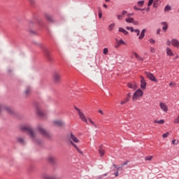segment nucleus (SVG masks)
<instances>
[{
  "label": "nucleus",
  "instance_id": "nucleus-1",
  "mask_svg": "<svg viewBox=\"0 0 179 179\" xmlns=\"http://www.w3.org/2000/svg\"><path fill=\"white\" fill-rule=\"evenodd\" d=\"M22 131L27 132V135L29 136L30 139H31L32 142L36 143V145H40L41 143V140L38 138L39 134L45 138H50V133L44 129V127L42 125H38L36 127V132L33 131V129L30 127L23 126L21 127Z\"/></svg>",
  "mask_w": 179,
  "mask_h": 179
},
{
  "label": "nucleus",
  "instance_id": "nucleus-2",
  "mask_svg": "<svg viewBox=\"0 0 179 179\" xmlns=\"http://www.w3.org/2000/svg\"><path fill=\"white\" fill-rule=\"evenodd\" d=\"M74 108L78 112L79 118L81 120V121H83V122H85V124H87V125H89V124H90V125H93V127H94V128H98L97 124H96V123H94V122H93V120H92V119L88 118V120H87V118H86L85 113H83V112H82V110H80V108H77L76 106H75Z\"/></svg>",
  "mask_w": 179,
  "mask_h": 179
},
{
  "label": "nucleus",
  "instance_id": "nucleus-3",
  "mask_svg": "<svg viewBox=\"0 0 179 179\" xmlns=\"http://www.w3.org/2000/svg\"><path fill=\"white\" fill-rule=\"evenodd\" d=\"M69 141H70L71 145H72V146H73V148H75V149L77 150V152H78V153H80V155H83V152H82V150H80L79 149L78 145H76V144H75V143H79V140H78V137L75 136V135H73V134L71 133Z\"/></svg>",
  "mask_w": 179,
  "mask_h": 179
},
{
  "label": "nucleus",
  "instance_id": "nucleus-4",
  "mask_svg": "<svg viewBox=\"0 0 179 179\" xmlns=\"http://www.w3.org/2000/svg\"><path fill=\"white\" fill-rule=\"evenodd\" d=\"M142 96H143V91H142L141 89H138L134 93L132 100L135 101L138 100V99H140V97H142Z\"/></svg>",
  "mask_w": 179,
  "mask_h": 179
},
{
  "label": "nucleus",
  "instance_id": "nucleus-5",
  "mask_svg": "<svg viewBox=\"0 0 179 179\" xmlns=\"http://www.w3.org/2000/svg\"><path fill=\"white\" fill-rule=\"evenodd\" d=\"M145 74L150 80H151L152 82H155V83H157V80L156 79V77H155V75H153V73L145 71Z\"/></svg>",
  "mask_w": 179,
  "mask_h": 179
},
{
  "label": "nucleus",
  "instance_id": "nucleus-6",
  "mask_svg": "<svg viewBox=\"0 0 179 179\" xmlns=\"http://www.w3.org/2000/svg\"><path fill=\"white\" fill-rule=\"evenodd\" d=\"M141 79V87L143 89V90H145L146 89V80H145V77L141 76H140Z\"/></svg>",
  "mask_w": 179,
  "mask_h": 179
},
{
  "label": "nucleus",
  "instance_id": "nucleus-7",
  "mask_svg": "<svg viewBox=\"0 0 179 179\" xmlns=\"http://www.w3.org/2000/svg\"><path fill=\"white\" fill-rule=\"evenodd\" d=\"M36 113L38 115V117H41V118H43V117H45L46 113H44L40 108H38L36 109Z\"/></svg>",
  "mask_w": 179,
  "mask_h": 179
},
{
  "label": "nucleus",
  "instance_id": "nucleus-8",
  "mask_svg": "<svg viewBox=\"0 0 179 179\" xmlns=\"http://www.w3.org/2000/svg\"><path fill=\"white\" fill-rule=\"evenodd\" d=\"M127 86L129 89H132L133 90L138 89V85H136V83H127Z\"/></svg>",
  "mask_w": 179,
  "mask_h": 179
},
{
  "label": "nucleus",
  "instance_id": "nucleus-9",
  "mask_svg": "<svg viewBox=\"0 0 179 179\" xmlns=\"http://www.w3.org/2000/svg\"><path fill=\"white\" fill-rule=\"evenodd\" d=\"M17 143H20V145H26V141L23 137H17L16 138Z\"/></svg>",
  "mask_w": 179,
  "mask_h": 179
},
{
  "label": "nucleus",
  "instance_id": "nucleus-10",
  "mask_svg": "<svg viewBox=\"0 0 179 179\" xmlns=\"http://www.w3.org/2000/svg\"><path fill=\"white\" fill-rule=\"evenodd\" d=\"M159 107L164 111V113H167V111H169V108L167 107V105L163 102H161L159 103Z\"/></svg>",
  "mask_w": 179,
  "mask_h": 179
},
{
  "label": "nucleus",
  "instance_id": "nucleus-11",
  "mask_svg": "<svg viewBox=\"0 0 179 179\" xmlns=\"http://www.w3.org/2000/svg\"><path fill=\"white\" fill-rule=\"evenodd\" d=\"M171 45L175 47L176 48H179V41L177 39H172L171 40Z\"/></svg>",
  "mask_w": 179,
  "mask_h": 179
},
{
  "label": "nucleus",
  "instance_id": "nucleus-12",
  "mask_svg": "<svg viewBox=\"0 0 179 179\" xmlns=\"http://www.w3.org/2000/svg\"><path fill=\"white\" fill-rule=\"evenodd\" d=\"M52 124L56 127H62V125H64V122H62V120H54L52 122Z\"/></svg>",
  "mask_w": 179,
  "mask_h": 179
},
{
  "label": "nucleus",
  "instance_id": "nucleus-13",
  "mask_svg": "<svg viewBox=\"0 0 179 179\" xmlns=\"http://www.w3.org/2000/svg\"><path fill=\"white\" fill-rule=\"evenodd\" d=\"M3 108L7 111V113H12V108L10 107H3L0 104V113L2 112Z\"/></svg>",
  "mask_w": 179,
  "mask_h": 179
},
{
  "label": "nucleus",
  "instance_id": "nucleus-14",
  "mask_svg": "<svg viewBox=\"0 0 179 179\" xmlns=\"http://www.w3.org/2000/svg\"><path fill=\"white\" fill-rule=\"evenodd\" d=\"M44 55L49 61H51V55H50V51L48 50L45 49L44 50Z\"/></svg>",
  "mask_w": 179,
  "mask_h": 179
},
{
  "label": "nucleus",
  "instance_id": "nucleus-15",
  "mask_svg": "<svg viewBox=\"0 0 179 179\" xmlns=\"http://www.w3.org/2000/svg\"><path fill=\"white\" fill-rule=\"evenodd\" d=\"M53 79L55 82H59V79H61V76H59V74L55 73L53 75Z\"/></svg>",
  "mask_w": 179,
  "mask_h": 179
},
{
  "label": "nucleus",
  "instance_id": "nucleus-16",
  "mask_svg": "<svg viewBox=\"0 0 179 179\" xmlns=\"http://www.w3.org/2000/svg\"><path fill=\"white\" fill-rule=\"evenodd\" d=\"M166 55H168V57H173L174 55L173 50H171L170 48H166Z\"/></svg>",
  "mask_w": 179,
  "mask_h": 179
},
{
  "label": "nucleus",
  "instance_id": "nucleus-17",
  "mask_svg": "<svg viewBox=\"0 0 179 179\" xmlns=\"http://www.w3.org/2000/svg\"><path fill=\"white\" fill-rule=\"evenodd\" d=\"M162 24L164 26L162 27V30L164 31V33H166V31H167V29H169V24H167V22H162Z\"/></svg>",
  "mask_w": 179,
  "mask_h": 179
},
{
  "label": "nucleus",
  "instance_id": "nucleus-18",
  "mask_svg": "<svg viewBox=\"0 0 179 179\" xmlns=\"http://www.w3.org/2000/svg\"><path fill=\"white\" fill-rule=\"evenodd\" d=\"M134 57L138 59V61H141V62H143V58H142L136 52H133Z\"/></svg>",
  "mask_w": 179,
  "mask_h": 179
},
{
  "label": "nucleus",
  "instance_id": "nucleus-19",
  "mask_svg": "<svg viewBox=\"0 0 179 179\" xmlns=\"http://www.w3.org/2000/svg\"><path fill=\"white\" fill-rule=\"evenodd\" d=\"M119 31H120V33L124 34V36H128V34H129L128 31H127V30H125V29H124V28H122V27H120V28H119Z\"/></svg>",
  "mask_w": 179,
  "mask_h": 179
},
{
  "label": "nucleus",
  "instance_id": "nucleus-20",
  "mask_svg": "<svg viewBox=\"0 0 179 179\" xmlns=\"http://www.w3.org/2000/svg\"><path fill=\"white\" fill-rule=\"evenodd\" d=\"M99 153L101 157H103L106 153V151L103 148H101V147H100V148L99 149Z\"/></svg>",
  "mask_w": 179,
  "mask_h": 179
},
{
  "label": "nucleus",
  "instance_id": "nucleus-21",
  "mask_svg": "<svg viewBox=\"0 0 179 179\" xmlns=\"http://www.w3.org/2000/svg\"><path fill=\"white\" fill-rule=\"evenodd\" d=\"M145 33H146V29H144L142 30L141 34L138 37L139 40H142L145 37Z\"/></svg>",
  "mask_w": 179,
  "mask_h": 179
},
{
  "label": "nucleus",
  "instance_id": "nucleus-22",
  "mask_svg": "<svg viewBox=\"0 0 179 179\" xmlns=\"http://www.w3.org/2000/svg\"><path fill=\"white\" fill-rule=\"evenodd\" d=\"M48 160L50 163H55V157H52V156H49L48 157Z\"/></svg>",
  "mask_w": 179,
  "mask_h": 179
},
{
  "label": "nucleus",
  "instance_id": "nucleus-23",
  "mask_svg": "<svg viewBox=\"0 0 179 179\" xmlns=\"http://www.w3.org/2000/svg\"><path fill=\"white\" fill-rule=\"evenodd\" d=\"M45 18L47 19V20H48V22H54V20L52 19V17L49 15V14H45Z\"/></svg>",
  "mask_w": 179,
  "mask_h": 179
},
{
  "label": "nucleus",
  "instance_id": "nucleus-24",
  "mask_svg": "<svg viewBox=\"0 0 179 179\" xmlns=\"http://www.w3.org/2000/svg\"><path fill=\"white\" fill-rule=\"evenodd\" d=\"M31 93V87H27L24 92V94L26 96H29Z\"/></svg>",
  "mask_w": 179,
  "mask_h": 179
},
{
  "label": "nucleus",
  "instance_id": "nucleus-25",
  "mask_svg": "<svg viewBox=\"0 0 179 179\" xmlns=\"http://www.w3.org/2000/svg\"><path fill=\"white\" fill-rule=\"evenodd\" d=\"M125 22H127V23H134V22H135V20L132 17H129V18H127L125 20Z\"/></svg>",
  "mask_w": 179,
  "mask_h": 179
},
{
  "label": "nucleus",
  "instance_id": "nucleus-26",
  "mask_svg": "<svg viewBox=\"0 0 179 179\" xmlns=\"http://www.w3.org/2000/svg\"><path fill=\"white\" fill-rule=\"evenodd\" d=\"M154 124H164V120H155Z\"/></svg>",
  "mask_w": 179,
  "mask_h": 179
},
{
  "label": "nucleus",
  "instance_id": "nucleus-27",
  "mask_svg": "<svg viewBox=\"0 0 179 179\" xmlns=\"http://www.w3.org/2000/svg\"><path fill=\"white\" fill-rule=\"evenodd\" d=\"M171 9V6L166 5L164 8V12H169V10Z\"/></svg>",
  "mask_w": 179,
  "mask_h": 179
},
{
  "label": "nucleus",
  "instance_id": "nucleus-28",
  "mask_svg": "<svg viewBox=\"0 0 179 179\" xmlns=\"http://www.w3.org/2000/svg\"><path fill=\"white\" fill-rule=\"evenodd\" d=\"M153 8H159V0H155L154 1Z\"/></svg>",
  "mask_w": 179,
  "mask_h": 179
},
{
  "label": "nucleus",
  "instance_id": "nucleus-29",
  "mask_svg": "<svg viewBox=\"0 0 179 179\" xmlns=\"http://www.w3.org/2000/svg\"><path fill=\"white\" fill-rule=\"evenodd\" d=\"M129 101L128 99L125 98L123 101L120 102L121 106H124V104H127Z\"/></svg>",
  "mask_w": 179,
  "mask_h": 179
},
{
  "label": "nucleus",
  "instance_id": "nucleus-30",
  "mask_svg": "<svg viewBox=\"0 0 179 179\" xmlns=\"http://www.w3.org/2000/svg\"><path fill=\"white\" fill-rule=\"evenodd\" d=\"M113 167H114L115 169H117L116 171H119L120 170H123V168H122V166H119V167H117V165H115V164H113Z\"/></svg>",
  "mask_w": 179,
  "mask_h": 179
},
{
  "label": "nucleus",
  "instance_id": "nucleus-31",
  "mask_svg": "<svg viewBox=\"0 0 179 179\" xmlns=\"http://www.w3.org/2000/svg\"><path fill=\"white\" fill-rule=\"evenodd\" d=\"M152 159H153V156H147L145 158V160L148 161V162H152Z\"/></svg>",
  "mask_w": 179,
  "mask_h": 179
},
{
  "label": "nucleus",
  "instance_id": "nucleus-32",
  "mask_svg": "<svg viewBox=\"0 0 179 179\" xmlns=\"http://www.w3.org/2000/svg\"><path fill=\"white\" fill-rule=\"evenodd\" d=\"M114 27H115V24H111L110 25H109L108 29H109L110 31L113 30Z\"/></svg>",
  "mask_w": 179,
  "mask_h": 179
},
{
  "label": "nucleus",
  "instance_id": "nucleus-33",
  "mask_svg": "<svg viewBox=\"0 0 179 179\" xmlns=\"http://www.w3.org/2000/svg\"><path fill=\"white\" fill-rule=\"evenodd\" d=\"M98 15H99V19H101V17H103V13H101V9L100 8H99Z\"/></svg>",
  "mask_w": 179,
  "mask_h": 179
},
{
  "label": "nucleus",
  "instance_id": "nucleus-34",
  "mask_svg": "<svg viewBox=\"0 0 179 179\" xmlns=\"http://www.w3.org/2000/svg\"><path fill=\"white\" fill-rule=\"evenodd\" d=\"M117 43L120 45H125V42L124 41V40L120 39L119 41H117Z\"/></svg>",
  "mask_w": 179,
  "mask_h": 179
},
{
  "label": "nucleus",
  "instance_id": "nucleus-35",
  "mask_svg": "<svg viewBox=\"0 0 179 179\" xmlns=\"http://www.w3.org/2000/svg\"><path fill=\"white\" fill-rule=\"evenodd\" d=\"M44 178H45V179H58V178H55V177H52V176H45L44 177Z\"/></svg>",
  "mask_w": 179,
  "mask_h": 179
},
{
  "label": "nucleus",
  "instance_id": "nucleus-36",
  "mask_svg": "<svg viewBox=\"0 0 179 179\" xmlns=\"http://www.w3.org/2000/svg\"><path fill=\"white\" fill-rule=\"evenodd\" d=\"M173 124H179V115H178L177 118L174 120Z\"/></svg>",
  "mask_w": 179,
  "mask_h": 179
},
{
  "label": "nucleus",
  "instance_id": "nucleus-37",
  "mask_svg": "<svg viewBox=\"0 0 179 179\" xmlns=\"http://www.w3.org/2000/svg\"><path fill=\"white\" fill-rule=\"evenodd\" d=\"M144 3H145L144 1H140L138 2V6H143Z\"/></svg>",
  "mask_w": 179,
  "mask_h": 179
},
{
  "label": "nucleus",
  "instance_id": "nucleus-38",
  "mask_svg": "<svg viewBox=\"0 0 179 179\" xmlns=\"http://www.w3.org/2000/svg\"><path fill=\"white\" fill-rule=\"evenodd\" d=\"M103 54L104 55H107V54H108V49L107 48L103 49Z\"/></svg>",
  "mask_w": 179,
  "mask_h": 179
},
{
  "label": "nucleus",
  "instance_id": "nucleus-39",
  "mask_svg": "<svg viewBox=\"0 0 179 179\" xmlns=\"http://www.w3.org/2000/svg\"><path fill=\"white\" fill-rule=\"evenodd\" d=\"M150 52H152V54H155V52H156V49L153 47L150 48Z\"/></svg>",
  "mask_w": 179,
  "mask_h": 179
},
{
  "label": "nucleus",
  "instance_id": "nucleus-40",
  "mask_svg": "<svg viewBox=\"0 0 179 179\" xmlns=\"http://www.w3.org/2000/svg\"><path fill=\"white\" fill-rule=\"evenodd\" d=\"M169 135H170V134L169 132H166L162 135V138H167V136H169Z\"/></svg>",
  "mask_w": 179,
  "mask_h": 179
},
{
  "label": "nucleus",
  "instance_id": "nucleus-41",
  "mask_svg": "<svg viewBox=\"0 0 179 179\" xmlns=\"http://www.w3.org/2000/svg\"><path fill=\"white\" fill-rule=\"evenodd\" d=\"M117 19L119 20H122V19H124V16L122 15H117Z\"/></svg>",
  "mask_w": 179,
  "mask_h": 179
},
{
  "label": "nucleus",
  "instance_id": "nucleus-42",
  "mask_svg": "<svg viewBox=\"0 0 179 179\" xmlns=\"http://www.w3.org/2000/svg\"><path fill=\"white\" fill-rule=\"evenodd\" d=\"M134 32L136 33V36H139V34H141V30L139 29H135Z\"/></svg>",
  "mask_w": 179,
  "mask_h": 179
},
{
  "label": "nucleus",
  "instance_id": "nucleus-43",
  "mask_svg": "<svg viewBox=\"0 0 179 179\" xmlns=\"http://www.w3.org/2000/svg\"><path fill=\"white\" fill-rule=\"evenodd\" d=\"M149 41L151 44H155L156 43V41H155L153 38H150Z\"/></svg>",
  "mask_w": 179,
  "mask_h": 179
},
{
  "label": "nucleus",
  "instance_id": "nucleus-44",
  "mask_svg": "<svg viewBox=\"0 0 179 179\" xmlns=\"http://www.w3.org/2000/svg\"><path fill=\"white\" fill-rule=\"evenodd\" d=\"M131 92H129V93L127 94L126 99H129H129H131Z\"/></svg>",
  "mask_w": 179,
  "mask_h": 179
},
{
  "label": "nucleus",
  "instance_id": "nucleus-45",
  "mask_svg": "<svg viewBox=\"0 0 179 179\" xmlns=\"http://www.w3.org/2000/svg\"><path fill=\"white\" fill-rule=\"evenodd\" d=\"M152 3H154L153 0H149L148 3V6H152Z\"/></svg>",
  "mask_w": 179,
  "mask_h": 179
},
{
  "label": "nucleus",
  "instance_id": "nucleus-46",
  "mask_svg": "<svg viewBox=\"0 0 179 179\" xmlns=\"http://www.w3.org/2000/svg\"><path fill=\"white\" fill-rule=\"evenodd\" d=\"M127 10H123V11L122 12L121 15L123 16V17H124V16H125V15H127Z\"/></svg>",
  "mask_w": 179,
  "mask_h": 179
},
{
  "label": "nucleus",
  "instance_id": "nucleus-47",
  "mask_svg": "<svg viewBox=\"0 0 179 179\" xmlns=\"http://www.w3.org/2000/svg\"><path fill=\"white\" fill-rule=\"evenodd\" d=\"M128 163H129V161H126L125 162H124L122 164V167H124V166H127V164H128Z\"/></svg>",
  "mask_w": 179,
  "mask_h": 179
},
{
  "label": "nucleus",
  "instance_id": "nucleus-48",
  "mask_svg": "<svg viewBox=\"0 0 179 179\" xmlns=\"http://www.w3.org/2000/svg\"><path fill=\"white\" fill-rule=\"evenodd\" d=\"M98 112L99 113V114H101V115H104V113L103 112V110H99Z\"/></svg>",
  "mask_w": 179,
  "mask_h": 179
},
{
  "label": "nucleus",
  "instance_id": "nucleus-49",
  "mask_svg": "<svg viewBox=\"0 0 179 179\" xmlns=\"http://www.w3.org/2000/svg\"><path fill=\"white\" fill-rule=\"evenodd\" d=\"M134 9L135 10H141V8L136 7V6H135L134 7Z\"/></svg>",
  "mask_w": 179,
  "mask_h": 179
},
{
  "label": "nucleus",
  "instance_id": "nucleus-50",
  "mask_svg": "<svg viewBox=\"0 0 179 179\" xmlns=\"http://www.w3.org/2000/svg\"><path fill=\"white\" fill-rule=\"evenodd\" d=\"M166 45H171V41H166Z\"/></svg>",
  "mask_w": 179,
  "mask_h": 179
},
{
  "label": "nucleus",
  "instance_id": "nucleus-51",
  "mask_svg": "<svg viewBox=\"0 0 179 179\" xmlns=\"http://www.w3.org/2000/svg\"><path fill=\"white\" fill-rule=\"evenodd\" d=\"M119 174H118V171H115V177H118Z\"/></svg>",
  "mask_w": 179,
  "mask_h": 179
},
{
  "label": "nucleus",
  "instance_id": "nucleus-52",
  "mask_svg": "<svg viewBox=\"0 0 179 179\" xmlns=\"http://www.w3.org/2000/svg\"><path fill=\"white\" fill-rule=\"evenodd\" d=\"M120 45L117 43L116 45H115V48H119Z\"/></svg>",
  "mask_w": 179,
  "mask_h": 179
},
{
  "label": "nucleus",
  "instance_id": "nucleus-53",
  "mask_svg": "<svg viewBox=\"0 0 179 179\" xmlns=\"http://www.w3.org/2000/svg\"><path fill=\"white\" fill-rule=\"evenodd\" d=\"M160 31H162V29H158L157 30V34H160Z\"/></svg>",
  "mask_w": 179,
  "mask_h": 179
},
{
  "label": "nucleus",
  "instance_id": "nucleus-54",
  "mask_svg": "<svg viewBox=\"0 0 179 179\" xmlns=\"http://www.w3.org/2000/svg\"><path fill=\"white\" fill-rule=\"evenodd\" d=\"M130 31L131 33H134V31L135 32V29H134V27H131V28L130 29Z\"/></svg>",
  "mask_w": 179,
  "mask_h": 179
},
{
  "label": "nucleus",
  "instance_id": "nucleus-55",
  "mask_svg": "<svg viewBox=\"0 0 179 179\" xmlns=\"http://www.w3.org/2000/svg\"><path fill=\"white\" fill-rule=\"evenodd\" d=\"M176 141L175 139L172 141V143L173 145H177V143H176Z\"/></svg>",
  "mask_w": 179,
  "mask_h": 179
},
{
  "label": "nucleus",
  "instance_id": "nucleus-56",
  "mask_svg": "<svg viewBox=\"0 0 179 179\" xmlns=\"http://www.w3.org/2000/svg\"><path fill=\"white\" fill-rule=\"evenodd\" d=\"M126 29L127 30H131V29H132V27H127Z\"/></svg>",
  "mask_w": 179,
  "mask_h": 179
},
{
  "label": "nucleus",
  "instance_id": "nucleus-57",
  "mask_svg": "<svg viewBox=\"0 0 179 179\" xmlns=\"http://www.w3.org/2000/svg\"><path fill=\"white\" fill-rule=\"evenodd\" d=\"M134 24H136V25H137V24H138V21H134Z\"/></svg>",
  "mask_w": 179,
  "mask_h": 179
},
{
  "label": "nucleus",
  "instance_id": "nucleus-58",
  "mask_svg": "<svg viewBox=\"0 0 179 179\" xmlns=\"http://www.w3.org/2000/svg\"><path fill=\"white\" fill-rule=\"evenodd\" d=\"M150 10V8H147V9H146V10H147V12H149V10Z\"/></svg>",
  "mask_w": 179,
  "mask_h": 179
},
{
  "label": "nucleus",
  "instance_id": "nucleus-59",
  "mask_svg": "<svg viewBox=\"0 0 179 179\" xmlns=\"http://www.w3.org/2000/svg\"><path fill=\"white\" fill-rule=\"evenodd\" d=\"M103 8H108V6H106V4H103Z\"/></svg>",
  "mask_w": 179,
  "mask_h": 179
},
{
  "label": "nucleus",
  "instance_id": "nucleus-60",
  "mask_svg": "<svg viewBox=\"0 0 179 179\" xmlns=\"http://www.w3.org/2000/svg\"><path fill=\"white\" fill-rule=\"evenodd\" d=\"M173 85V83H169V86H171Z\"/></svg>",
  "mask_w": 179,
  "mask_h": 179
},
{
  "label": "nucleus",
  "instance_id": "nucleus-61",
  "mask_svg": "<svg viewBox=\"0 0 179 179\" xmlns=\"http://www.w3.org/2000/svg\"><path fill=\"white\" fill-rule=\"evenodd\" d=\"M133 14H128V16H132Z\"/></svg>",
  "mask_w": 179,
  "mask_h": 179
},
{
  "label": "nucleus",
  "instance_id": "nucleus-62",
  "mask_svg": "<svg viewBox=\"0 0 179 179\" xmlns=\"http://www.w3.org/2000/svg\"><path fill=\"white\" fill-rule=\"evenodd\" d=\"M140 10L143 11V10H145V8H142V9H141Z\"/></svg>",
  "mask_w": 179,
  "mask_h": 179
},
{
  "label": "nucleus",
  "instance_id": "nucleus-63",
  "mask_svg": "<svg viewBox=\"0 0 179 179\" xmlns=\"http://www.w3.org/2000/svg\"><path fill=\"white\" fill-rule=\"evenodd\" d=\"M106 2H110V0H105Z\"/></svg>",
  "mask_w": 179,
  "mask_h": 179
},
{
  "label": "nucleus",
  "instance_id": "nucleus-64",
  "mask_svg": "<svg viewBox=\"0 0 179 179\" xmlns=\"http://www.w3.org/2000/svg\"><path fill=\"white\" fill-rule=\"evenodd\" d=\"M177 58H178V55L175 57V59H177Z\"/></svg>",
  "mask_w": 179,
  "mask_h": 179
}]
</instances>
